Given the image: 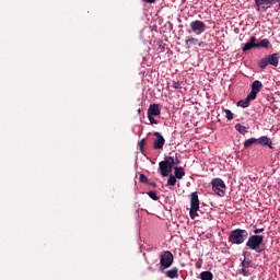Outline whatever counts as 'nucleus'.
I'll return each mask as SVG.
<instances>
[{
    "instance_id": "obj_12",
    "label": "nucleus",
    "mask_w": 280,
    "mask_h": 280,
    "mask_svg": "<svg viewBox=\"0 0 280 280\" xmlns=\"http://www.w3.org/2000/svg\"><path fill=\"white\" fill-rule=\"evenodd\" d=\"M148 115H152L153 117H159V115H161V105L151 104L148 109Z\"/></svg>"
},
{
    "instance_id": "obj_27",
    "label": "nucleus",
    "mask_w": 280,
    "mask_h": 280,
    "mask_svg": "<svg viewBox=\"0 0 280 280\" xmlns=\"http://www.w3.org/2000/svg\"><path fill=\"white\" fill-rule=\"evenodd\" d=\"M138 147H139V150L141 152V154H143V150L145 148V138L141 139L139 142H138Z\"/></svg>"
},
{
    "instance_id": "obj_11",
    "label": "nucleus",
    "mask_w": 280,
    "mask_h": 280,
    "mask_svg": "<svg viewBox=\"0 0 280 280\" xmlns=\"http://www.w3.org/2000/svg\"><path fill=\"white\" fill-rule=\"evenodd\" d=\"M257 37H255V36H252L250 38H249V40L243 46V48H242V51L243 52H246V51H250V49H257Z\"/></svg>"
},
{
    "instance_id": "obj_41",
    "label": "nucleus",
    "mask_w": 280,
    "mask_h": 280,
    "mask_svg": "<svg viewBox=\"0 0 280 280\" xmlns=\"http://www.w3.org/2000/svg\"><path fill=\"white\" fill-rule=\"evenodd\" d=\"M278 1H279L278 8H279V10H280V0H278Z\"/></svg>"
},
{
    "instance_id": "obj_19",
    "label": "nucleus",
    "mask_w": 280,
    "mask_h": 280,
    "mask_svg": "<svg viewBox=\"0 0 280 280\" xmlns=\"http://www.w3.org/2000/svg\"><path fill=\"white\" fill-rule=\"evenodd\" d=\"M257 49H259L260 47H262L264 49H268V47H270V40L268 39H261L258 44H256Z\"/></svg>"
},
{
    "instance_id": "obj_23",
    "label": "nucleus",
    "mask_w": 280,
    "mask_h": 280,
    "mask_svg": "<svg viewBox=\"0 0 280 280\" xmlns=\"http://www.w3.org/2000/svg\"><path fill=\"white\" fill-rule=\"evenodd\" d=\"M200 208H191L189 210V215L191 220H196V217L198 215V211Z\"/></svg>"
},
{
    "instance_id": "obj_34",
    "label": "nucleus",
    "mask_w": 280,
    "mask_h": 280,
    "mask_svg": "<svg viewBox=\"0 0 280 280\" xmlns=\"http://www.w3.org/2000/svg\"><path fill=\"white\" fill-rule=\"evenodd\" d=\"M264 231H265V229L264 228H261V229H255L254 230V235H259V233H264Z\"/></svg>"
},
{
    "instance_id": "obj_28",
    "label": "nucleus",
    "mask_w": 280,
    "mask_h": 280,
    "mask_svg": "<svg viewBox=\"0 0 280 280\" xmlns=\"http://www.w3.org/2000/svg\"><path fill=\"white\" fill-rule=\"evenodd\" d=\"M149 198H151L152 200H159V195H156V191L151 190L148 192Z\"/></svg>"
},
{
    "instance_id": "obj_40",
    "label": "nucleus",
    "mask_w": 280,
    "mask_h": 280,
    "mask_svg": "<svg viewBox=\"0 0 280 280\" xmlns=\"http://www.w3.org/2000/svg\"><path fill=\"white\" fill-rule=\"evenodd\" d=\"M148 270H150V272H154V267H149Z\"/></svg>"
},
{
    "instance_id": "obj_21",
    "label": "nucleus",
    "mask_w": 280,
    "mask_h": 280,
    "mask_svg": "<svg viewBox=\"0 0 280 280\" xmlns=\"http://www.w3.org/2000/svg\"><path fill=\"white\" fill-rule=\"evenodd\" d=\"M235 130L240 132V135H246V132H248V129L246 128V126H243L242 124H236Z\"/></svg>"
},
{
    "instance_id": "obj_2",
    "label": "nucleus",
    "mask_w": 280,
    "mask_h": 280,
    "mask_svg": "<svg viewBox=\"0 0 280 280\" xmlns=\"http://www.w3.org/2000/svg\"><path fill=\"white\" fill-rule=\"evenodd\" d=\"M228 240L230 244H236L237 246H240L248 240V231L242 229L232 230L229 234Z\"/></svg>"
},
{
    "instance_id": "obj_4",
    "label": "nucleus",
    "mask_w": 280,
    "mask_h": 280,
    "mask_svg": "<svg viewBox=\"0 0 280 280\" xmlns=\"http://www.w3.org/2000/svg\"><path fill=\"white\" fill-rule=\"evenodd\" d=\"M279 60H280V54L273 52V54L260 59L258 61V67L260 69H266V67H268V65H271V67H279Z\"/></svg>"
},
{
    "instance_id": "obj_5",
    "label": "nucleus",
    "mask_w": 280,
    "mask_h": 280,
    "mask_svg": "<svg viewBox=\"0 0 280 280\" xmlns=\"http://www.w3.org/2000/svg\"><path fill=\"white\" fill-rule=\"evenodd\" d=\"M212 190L217 196H220V198H224L226 195V184H224V180L221 178H213L211 180Z\"/></svg>"
},
{
    "instance_id": "obj_29",
    "label": "nucleus",
    "mask_w": 280,
    "mask_h": 280,
    "mask_svg": "<svg viewBox=\"0 0 280 280\" xmlns=\"http://www.w3.org/2000/svg\"><path fill=\"white\" fill-rule=\"evenodd\" d=\"M225 113V117L229 121H231V119H233V112H231V109H224Z\"/></svg>"
},
{
    "instance_id": "obj_22",
    "label": "nucleus",
    "mask_w": 280,
    "mask_h": 280,
    "mask_svg": "<svg viewBox=\"0 0 280 280\" xmlns=\"http://www.w3.org/2000/svg\"><path fill=\"white\" fill-rule=\"evenodd\" d=\"M258 140L256 138H249L245 140L244 148H250V145H257Z\"/></svg>"
},
{
    "instance_id": "obj_6",
    "label": "nucleus",
    "mask_w": 280,
    "mask_h": 280,
    "mask_svg": "<svg viewBox=\"0 0 280 280\" xmlns=\"http://www.w3.org/2000/svg\"><path fill=\"white\" fill-rule=\"evenodd\" d=\"M174 264V254L172 252L166 250L164 254L160 256V266L162 270L170 268Z\"/></svg>"
},
{
    "instance_id": "obj_16",
    "label": "nucleus",
    "mask_w": 280,
    "mask_h": 280,
    "mask_svg": "<svg viewBox=\"0 0 280 280\" xmlns=\"http://www.w3.org/2000/svg\"><path fill=\"white\" fill-rule=\"evenodd\" d=\"M165 277H167V279H178V269H177V267H173L172 269L167 270L165 272Z\"/></svg>"
},
{
    "instance_id": "obj_39",
    "label": "nucleus",
    "mask_w": 280,
    "mask_h": 280,
    "mask_svg": "<svg viewBox=\"0 0 280 280\" xmlns=\"http://www.w3.org/2000/svg\"><path fill=\"white\" fill-rule=\"evenodd\" d=\"M196 268H198V269L202 268V264L196 262Z\"/></svg>"
},
{
    "instance_id": "obj_10",
    "label": "nucleus",
    "mask_w": 280,
    "mask_h": 280,
    "mask_svg": "<svg viewBox=\"0 0 280 280\" xmlns=\"http://www.w3.org/2000/svg\"><path fill=\"white\" fill-rule=\"evenodd\" d=\"M261 86H264V84L259 80H256L252 83V91H250L249 95L254 100H257V93H259V91H261Z\"/></svg>"
},
{
    "instance_id": "obj_14",
    "label": "nucleus",
    "mask_w": 280,
    "mask_h": 280,
    "mask_svg": "<svg viewBox=\"0 0 280 280\" xmlns=\"http://www.w3.org/2000/svg\"><path fill=\"white\" fill-rule=\"evenodd\" d=\"M190 207L195 209H200V199H198V191L191 192Z\"/></svg>"
},
{
    "instance_id": "obj_1",
    "label": "nucleus",
    "mask_w": 280,
    "mask_h": 280,
    "mask_svg": "<svg viewBox=\"0 0 280 280\" xmlns=\"http://www.w3.org/2000/svg\"><path fill=\"white\" fill-rule=\"evenodd\" d=\"M247 248L249 250H255V253H264L266 250V243H264V235L254 234L248 237L246 242Z\"/></svg>"
},
{
    "instance_id": "obj_33",
    "label": "nucleus",
    "mask_w": 280,
    "mask_h": 280,
    "mask_svg": "<svg viewBox=\"0 0 280 280\" xmlns=\"http://www.w3.org/2000/svg\"><path fill=\"white\" fill-rule=\"evenodd\" d=\"M178 153H176L174 159V165H180V160L178 159Z\"/></svg>"
},
{
    "instance_id": "obj_37",
    "label": "nucleus",
    "mask_w": 280,
    "mask_h": 280,
    "mask_svg": "<svg viewBox=\"0 0 280 280\" xmlns=\"http://www.w3.org/2000/svg\"><path fill=\"white\" fill-rule=\"evenodd\" d=\"M147 185H150L151 187H156V183H154V182H149V184H147Z\"/></svg>"
},
{
    "instance_id": "obj_32",
    "label": "nucleus",
    "mask_w": 280,
    "mask_h": 280,
    "mask_svg": "<svg viewBox=\"0 0 280 280\" xmlns=\"http://www.w3.org/2000/svg\"><path fill=\"white\" fill-rule=\"evenodd\" d=\"M173 88L183 89V81H173Z\"/></svg>"
},
{
    "instance_id": "obj_7",
    "label": "nucleus",
    "mask_w": 280,
    "mask_h": 280,
    "mask_svg": "<svg viewBox=\"0 0 280 280\" xmlns=\"http://www.w3.org/2000/svg\"><path fill=\"white\" fill-rule=\"evenodd\" d=\"M190 30L191 31H188V34H191L192 32L197 36H200V34L207 31V24L200 20H196L190 23Z\"/></svg>"
},
{
    "instance_id": "obj_35",
    "label": "nucleus",
    "mask_w": 280,
    "mask_h": 280,
    "mask_svg": "<svg viewBox=\"0 0 280 280\" xmlns=\"http://www.w3.org/2000/svg\"><path fill=\"white\" fill-rule=\"evenodd\" d=\"M144 3H156V0H143Z\"/></svg>"
},
{
    "instance_id": "obj_31",
    "label": "nucleus",
    "mask_w": 280,
    "mask_h": 280,
    "mask_svg": "<svg viewBox=\"0 0 280 280\" xmlns=\"http://www.w3.org/2000/svg\"><path fill=\"white\" fill-rule=\"evenodd\" d=\"M241 275H243V277H250V271H248L247 267H243Z\"/></svg>"
},
{
    "instance_id": "obj_3",
    "label": "nucleus",
    "mask_w": 280,
    "mask_h": 280,
    "mask_svg": "<svg viewBox=\"0 0 280 280\" xmlns=\"http://www.w3.org/2000/svg\"><path fill=\"white\" fill-rule=\"evenodd\" d=\"M159 170L163 178L170 176L172 170H174V156L164 158V160L159 163Z\"/></svg>"
},
{
    "instance_id": "obj_24",
    "label": "nucleus",
    "mask_w": 280,
    "mask_h": 280,
    "mask_svg": "<svg viewBox=\"0 0 280 280\" xmlns=\"http://www.w3.org/2000/svg\"><path fill=\"white\" fill-rule=\"evenodd\" d=\"M242 268H253V260L244 258L242 261Z\"/></svg>"
},
{
    "instance_id": "obj_38",
    "label": "nucleus",
    "mask_w": 280,
    "mask_h": 280,
    "mask_svg": "<svg viewBox=\"0 0 280 280\" xmlns=\"http://www.w3.org/2000/svg\"><path fill=\"white\" fill-rule=\"evenodd\" d=\"M161 51H165V44L160 45Z\"/></svg>"
},
{
    "instance_id": "obj_36",
    "label": "nucleus",
    "mask_w": 280,
    "mask_h": 280,
    "mask_svg": "<svg viewBox=\"0 0 280 280\" xmlns=\"http://www.w3.org/2000/svg\"><path fill=\"white\" fill-rule=\"evenodd\" d=\"M198 47H205V42H200L199 39H198Z\"/></svg>"
},
{
    "instance_id": "obj_25",
    "label": "nucleus",
    "mask_w": 280,
    "mask_h": 280,
    "mask_svg": "<svg viewBox=\"0 0 280 280\" xmlns=\"http://www.w3.org/2000/svg\"><path fill=\"white\" fill-rule=\"evenodd\" d=\"M139 176L140 183H143L144 185L150 184V179H148V176H145L143 173H140Z\"/></svg>"
},
{
    "instance_id": "obj_8",
    "label": "nucleus",
    "mask_w": 280,
    "mask_h": 280,
    "mask_svg": "<svg viewBox=\"0 0 280 280\" xmlns=\"http://www.w3.org/2000/svg\"><path fill=\"white\" fill-rule=\"evenodd\" d=\"M279 0H255V4L257 5V10H262L264 12H266V10H268V8H271L275 5V3H278Z\"/></svg>"
},
{
    "instance_id": "obj_18",
    "label": "nucleus",
    "mask_w": 280,
    "mask_h": 280,
    "mask_svg": "<svg viewBox=\"0 0 280 280\" xmlns=\"http://www.w3.org/2000/svg\"><path fill=\"white\" fill-rule=\"evenodd\" d=\"M185 43H186L187 49H191L194 45H198V38L190 36L185 40Z\"/></svg>"
},
{
    "instance_id": "obj_26",
    "label": "nucleus",
    "mask_w": 280,
    "mask_h": 280,
    "mask_svg": "<svg viewBox=\"0 0 280 280\" xmlns=\"http://www.w3.org/2000/svg\"><path fill=\"white\" fill-rule=\"evenodd\" d=\"M168 187H174L176 185V177L174 175H170L167 179Z\"/></svg>"
},
{
    "instance_id": "obj_17",
    "label": "nucleus",
    "mask_w": 280,
    "mask_h": 280,
    "mask_svg": "<svg viewBox=\"0 0 280 280\" xmlns=\"http://www.w3.org/2000/svg\"><path fill=\"white\" fill-rule=\"evenodd\" d=\"M174 170L175 178L178 180L183 179V176H185V168L175 166Z\"/></svg>"
},
{
    "instance_id": "obj_9",
    "label": "nucleus",
    "mask_w": 280,
    "mask_h": 280,
    "mask_svg": "<svg viewBox=\"0 0 280 280\" xmlns=\"http://www.w3.org/2000/svg\"><path fill=\"white\" fill-rule=\"evenodd\" d=\"M153 135L156 138L153 142V150H163V145H165V138H163V135L159 131H155Z\"/></svg>"
},
{
    "instance_id": "obj_15",
    "label": "nucleus",
    "mask_w": 280,
    "mask_h": 280,
    "mask_svg": "<svg viewBox=\"0 0 280 280\" xmlns=\"http://www.w3.org/2000/svg\"><path fill=\"white\" fill-rule=\"evenodd\" d=\"M257 141L260 145H267L270 150H275V147H272V140L267 136L260 137Z\"/></svg>"
},
{
    "instance_id": "obj_13",
    "label": "nucleus",
    "mask_w": 280,
    "mask_h": 280,
    "mask_svg": "<svg viewBox=\"0 0 280 280\" xmlns=\"http://www.w3.org/2000/svg\"><path fill=\"white\" fill-rule=\"evenodd\" d=\"M254 96L248 94L244 100H241L236 103V106H241V108H248L250 106V102H253Z\"/></svg>"
},
{
    "instance_id": "obj_20",
    "label": "nucleus",
    "mask_w": 280,
    "mask_h": 280,
    "mask_svg": "<svg viewBox=\"0 0 280 280\" xmlns=\"http://www.w3.org/2000/svg\"><path fill=\"white\" fill-rule=\"evenodd\" d=\"M201 280H213V273L211 271H202L200 273Z\"/></svg>"
},
{
    "instance_id": "obj_30",
    "label": "nucleus",
    "mask_w": 280,
    "mask_h": 280,
    "mask_svg": "<svg viewBox=\"0 0 280 280\" xmlns=\"http://www.w3.org/2000/svg\"><path fill=\"white\" fill-rule=\"evenodd\" d=\"M148 119L152 126H156V124H159V121L154 118V116L150 114H148Z\"/></svg>"
}]
</instances>
